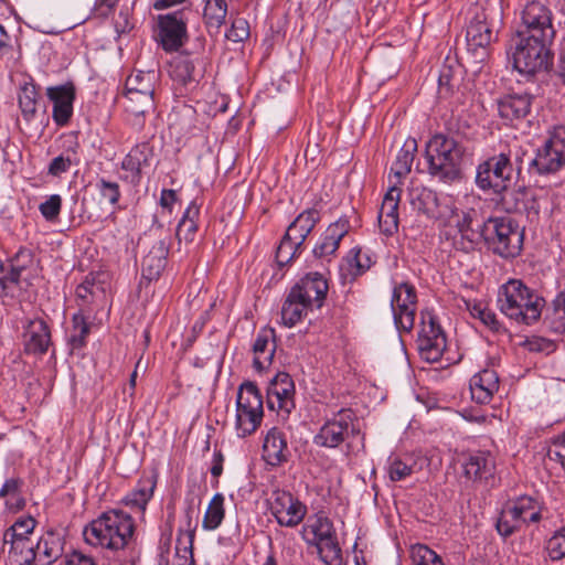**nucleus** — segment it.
<instances>
[{"instance_id": "3", "label": "nucleus", "mask_w": 565, "mask_h": 565, "mask_svg": "<svg viewBox=\"0 0 565 565\" xmlns=\"http://www.w3.org/2000/svg\"><path fill=\"white\" fill-rule=\"evenodd\" d=\"M544 299L535 295L521 280L512 279L503 285L498 295L500 311L518 323L530 326L541 317Z\"/></svg>"}, {"instance_id": "42", "label": "nucleus", "mask_w": 565, "mask_h": 565, "mask_svg": "<svg viewBox=\"0 0 565 565\" xmlns=\"http://www.w3.org/2000/svg\"><path fill=\"white\" fill-rule=\"evenodd\" d=\"M417 150L415 139H407L397 153L396 160L392 166V171L396 177H405L411 172L412 163Z\"/></svg>"}, {"instance_id": "12", "label": "nucleus", "mask_w": 565, "mask_h": 565, "mask_svg": "<svg viewBox=\"0 0 565 565\" xmlns=\"http://www.w3.org/2000/svg\"><path fill=\"white\" fill-rule=\"evenodd\" d=\"M391 308L396 328L411 332L414 328L417 309L415 287L405 281L396 285L392 292Z\"/></svg>"}, {"instance_id": "19", "label": "nucleus", "mask_w": 565, "mask_h": 565, "mask_svg": "<svg viewBox=\"0 0 565 565\" xmlns=\"http://www.w3.org/2000/svg\"><path fill=\"white\" fill-rule=\"evenodd\" d=\"M534 96L530 93H510L498 99L499 116L511 124L525 119L532 108Z\"/></svg>"}, {"instance_id": "7", "label": "nucleus", "mask_w": 565, "mask_h": 565, "mask_svg": "<svg viewBox=\"0 0 565 565\" xmlns=\"http://www.w3.org/2000/svg\"><path fill=\"white\" fill-rule=\"evenodd\" d=\"M514 167L510 152L494 154L477 168L476 183L481 190H492L497 194L507 191L513 179Z\"/></svg>"}, {"instance_id": "15", "label": "nucleus", "mask_w": 565, "mask_h": 565, "mask_svg": "<svg viewBox=\"0 0 565 565\" xmlns=\"http://www.w3.org/2000/svg\"><path fill=\"white\" fill-rule=\"evenodd\" d=\"M269 509L278 524L287 527L300 524L307 513V507L290 492L284 490L273 491Z\"/></svg>"}, {"instance_id": "26", "label": "nucleus", "mask_w": 565, "mask_h": 565, "mask_svg": "<svg viewBox=\"0 0 565 565\" xmlns=\"http://www.w3.org/2000/svg\"><path fill=\"white\" fill-rule=\"evenodd\" d=\"M64 535L55 530H47L35 545L39 565H51L64 553Z\"/></svg>"}, {"instance_id": "24", "label": "nucleus", "mask_w": 565, "mask_h": 565, "mask_svg": "<svg viewBox=\"0 0 565 565\" xmlns=\"http://www.w3.org/2000/svg\"><path fill=\"white\" fill-rule=\"evenodd\" d=\"M168 254V242L164 238L157 241L142 258V278L149 281L158 279L166 268Z\"/></svg>"}, {"instance_id": "4", "label": "nucleus", "mask_w": 565, "mask_h": 565, "mask_svg": "<svg viewBox=\"0 0 565 565\" xmlns=\"http://www.w3.org/2000/svg\"><path fill=\"white\" fill-rule=\"evenodd\" d=\"M552 43L514 33L509 49L514 70L526 76L547 71L553 63Z\"/></svg>"}, {"instance_id": "32", "label": "nucleus", "mask_w": 565, "mask_h": 565, "mask_svg": "<svg viewBox=\"0 0 565 565\" xmlns=\"http://www.w3.org/2000/svg\"><path fill=\"white\" fill-rule=\"evenodd\" d=\"M463 471L467 478L475 481L488 480L494 473V459L489 451H475L463 463Z\"/></svg>"}, {"instance_id": "1", "label": "nucleus", "mask_w": 565, "mask_h": 565, "mask_svg": "<svg viewBox=\"0 0 565 565\" xmlns=\"http://www.w3.org/2000/svg\"><path fill=\"white\" fill-rule=\"evenodd\" d=\"M92 546L120 551L136 545V524L132 516L119 509L103 512L83 532Z\"/></svg>"}, {"instance_id": "52", "label": "nucleus", "mask_w": 565, "mask_h": 565, "mask_svg": "<svg viewBox=\"0 0 565 565\" xmlns=\"http://www.w3.org/2000/svg\"><path fill=\"white\" fill-rule=\"evenodd\" d=\"M545 551L552 561L565 557V527L556 531L547 541Z\"/></svg>"}, {"instance_id": "17", "label": "nucleus", "mask_w": 565, "mask_h": 565, "mask_svg": "<svg viewBox=\"0 0 565 565\" xmlns=\"http://www.w3.org/2000/svg\"><path fill=\"white\" fill-rule=\"evenodd\" d=\"M22 342L26 354L43 355L52 344L51 329L42 318L25 319L22 324Z\"/></svg>"}, {"instance_id": "50", "label": "nucleus", "mask_w": 565, "mask_h": 565, "mask_svg": "<svg viewBox=\"0 0 565 565\" xmlns=\"http://www.w3.org/2000/svg\"><path fill=\"white\" fill-rule=\"evenodd\" d=\"M301 248L302 246H298L296 242L288 238L287 235H284L276 250L277 264L280 267L287 265L300 253Z\"/></svg>"}, {"instance_id": "55", "label": "nucleus", "mask_w": 565, "mask_h": 565, "mask_svg": "<svg viewBox=\"0 0 565 565\" xmlns=\"http://www.w3.org/2000/svg\"><path fill=\"white\" fill-rule=\"evenodd\" d=\"M249 24L244 18H235L231 29L225 33L227 40L243 42L249 38Z\"/></svg>"}, {"instance_id": "61", "label": "nucleus", "mask_w": 565, "mask_h": 565, "mask_svg": "<svg viewBox=\"0 0 565 565\" xmlns=\"http://www.w3.org/2000/svg\"><path fill=\"white\" fill-rule=\"evenodd\" d=\"M71 164L72 161L70 157L58 156L51 161L47 172L51 175L60 177L62 173L68 171Z\"/></svg>"}, {"instance_id": "28", "label": "nucleus", "mask_w": 565, "mask_h": 565, "mask_svg": "<svg viewBox=\"0 0 565 565\" xmlns=\"http://www.w3.org/2000/svg\"><path fill=\"white\" fill-rule=\"evenodd\" d=\"M275 337L273 328H264L258 332L253 344V352L255 354L253 366L256 371L262 372L270 365L276 352Z\"/></svg>"}, {"instance_id": "11", "label": "nucleus", "mask_w": 565, "mask_h": 565, "mask_svg": "<svg viewBox=\"0 0 565 565\" xmlns=\"http://www.w3.org/2000/svg\"><path fill=\"white\" fill-rule=\"evenodd\" d=\"M422 330L417 338L420 358L428 363L438 362L446 350V334L430 311H422Z\"/></svg>"}, {"instance_id": "48", "label": "nucleus", "mask_w": 565, "mask_h": 565, "mask_svg": "<svg viewBox=\"0 0 565 565\" xmlns=\"http://www.w3.org/2000/svg\"><path fill=\"white\" fill-rule=\"evenodd\" d=\"M317 547V551L320 555L322 562L327 565H341L342 564V555L341 548L339 546L337 536L330 539L328 541H323L322 543H318V545H313Z\"/></svg>"}, {"instance_id": "27", "label": "nucleus", "mask_w": 565, "mask_h": 565, "mask_svg": "<svg viewBox=\"0 0 565 565\" xmlns=\"http://www.w3.org/2000/svg\"><path fill=\"white\" fill-rule=\"evenodd\" d=\"M289 451L282 431L273 427L265 436L263 444V459L270 466L277 467L288 461Z\"/></svg>"}, {"instance_id": "10", "label": "nucleus", "mask_w": 565, "mask_h": 565, "mask_svg": "<svg viewBox=\"0 0 565 565\" xmlns=\"http://www.w3.org/2000/svg\"><path fill=\"white\" fill-rule=\"evenodd\" d=\"M565 166V127L554 129L550 138L536 150L529 162V172L550 174Z\"/></svg>"}, {"instance_id": "20", "label": "nucleus", "mask_w": 565, "mask_h": 565, "mask_svg": "<svg viewBox=\"0 0 565 565\" xmlns=\"http://www.w3.org/2000/svg\"><path fill=\"white\" fill-rule=\"evenodd\" d=\"M46 95L53 103V119L58 126L66 125L73 114L75 87L73 83L49 87Z\"/></svg>"}, {"instance_id": "58", "label": "nucleus", "mask_w": 565, "mask_h": 565, "mask_svg": "<svg viewBox=\"0 0 565 565\" xmlns=\"http://www.w3.org/2000/svg\"><path fill=\"white\" fill-rule=\"evenodd\" d=\"M413 473V467L398 458H394L388 466V476L392 481H401Z\"/></svg>"}, {"instance_id": "47", "label": "nucleus", "mask_w": 565, "mask_h": 565, "mask_svg": "<svg viewBox=\"0 0 565 565\" xmlns=\"http://www.w3.org/2000/svg\"><path fill=\"white\" fill-rule=\"evenodd\" d=\"M193 509L190 507L185 511L186 516V529L184 531L180 530L179 535L177 539V551L180 552L181 547L183 548L184 553L190 554L191 563L190 565H193V542H194V532L195 526H192V514Z\"/></svg>"}, {"instance_id": "64", "label": "nucleus", "mask_w": 565, "mask_h": 565, "mask_svg": "<svg viewBox=\"0 0 565 565\" xmlns=\"http://www.w3.org/2000/svg\"><path fill=\"white\" fill-rule=\"evenodd\" d=\"M65 565H96V562L92 556L75 551L67 557Z\"/></svg>"}, {"instance_id": "54", "label": "nucleus", "mask_w": 565, "mask_h": 565, "mask_svg": "<svg viewBox=\"0 0 565 565\" xmlns=\"http://www.w3.org/2000/svg\"><path fill=\"white\" fill-rule=\"evenodd\" d=\"M546 458L565 471V433L548 446Z\"/></svg>"}, {"instance_id": "16", "label": "nucleus", "mask_w": 565, "mask_h": 565, "mask_svg": "<svg viewBox=\"0 0 565 565\" xmlns=\"http://www.w3.org/2000/svg\"><path fill=\"white\" fill-rule=\"evenodd\" d=\"M492 40L493 31L487 22L484 10L477 11L467 25L466 41L468 51L472 52L479 61H483L487 56V49Z\"/></svg>"}, {"instance_id": "30", "label": "nucleus", "mask_w": 565, "mask_h": 565, "mask_svg": "<svg viewBox=\"0 0 565 565\" xmlns=\"http://www.w3.org/2000/svg\"><path fill=\"white\" fill-rule=\"evenodd\" d=\"M302 534L305 541L312 546L337 536L332 521L322 512L308 519Z\"/></svg>"}, {"instance_id": "41", "label": "nucleus", "mask_w": 565, "mask_h": 565, "mask_svg": "<svg viewBox=\"0 0 565 565\" xmlns=\"http://www.w3.org/2000/svg\"><path fill=\"white\" fill-rule=\"evenodd\" d=\"M171 76L184 86L196 83L198 78L193 60L189 55L178 57L171 65Z\"/></svg>"}, {"instance_id": "22", "label": "nucleus", "mask_w": 565, "mask_h": 565, "mask_svg": "<svg viewBox=\"0 0 565 565\" xmlns=\"http://www.w3.org/2000/svg\"><path fill=\"white\" fill-rule=\"evenodd\" d=\"M349 231L350 222L347 217H340L338 221L331 223L313 247V256L317 258H326L333 255L338 250L340 242Z\"/></svg>"}, {"instance_id": "13", "label": "nucleus", "mask_w": 565, "mask_h": 565, "mask_svg": "<svg viewBox=\"0 0 565 565\" xmlns=\"http://www.w3.org/2000/svg\"><path fill=\"white\" fill-rule=\"evenodd\" d=\"M188 40L185 10L158 15V41L166 52H177Z\"/></svg>"}, {"instance_id": "60", "label": "nucleus", "mask_w": 565, "mask_h": 565, "mask_svg": "<svg viewBox=\"0 0 565 565\" xmlns=\"http://www.w3.org/2000/svg\"><path fill=\"white\" fill-rule=\"evenodd\" d=\"M102 290V287L96 285L95 276L89 274L85 277L84 281L77 286L76 296L84 300L88 301L89 296H94L96 290Z\"/></svg>"}, {"instance_id": "56", "label": "nucleus", "mask_w": 565, "mask_h": 565, "mask_svg": "<svg viewBox=\"0 0 565 565\" xmlns=\"http://www.w3.org/2000/svg\"><path fill=\"white\" fill-rule=\"evenodd\" d=\"M62 199L58 194H52L49 199L42 202L39 210L46 221H55L61 212Z\"/></svg>"}, {"instance_id": "14", "label": "nucleus", "mask_w": 565, "mask_h": 565, "mask_svg": "<svg viewBox=\"0 0 565 565\" xmlns=\"http://www.w3.org/2000/svg\"><path fill=\"white\" fill-rule=\"evenodd\" d=\"M500 204L507 213L524 215L531 223L539 220L540 195L534 189L526 186L508 189L501 193Z\"/></svg>"}, {"instance_id": "18", "label": "nucleus", "mask_w": 565, "mask_h": 565, "mask_svg": "<svg viewBox=\"0 0 565 565\" xmlns=\"http://www.w3.org/2000/svg\"><path fill=\"white\" fill-rule=\"evenodd\" d=\"M295 385L288 373H278L269 383L267 405L270 409L278 408L289 414L295 408Z\"/></svg>"}, {"instance_id": "43", "label": "nucleus", "mask_w": 565, "mask_h": 565, "mask_svg": "<svg viewBox=\"0 0 565 565\" xmlns=\"http://www.w3.org/2000/svg\"><path fill=\"white\" fill-rule=\"evenodd\" d=\"M90 333V323L81 313L72 317V328L70 331L68 344L72 350H81L86 345V339Z\"/></svg>"}, {"instance_id": "5", "label": "nucleus", "mask_w": 565, "mask_h": 565, "mask_svg": "<svg viewBox=\"0 0 565 565\" xmlns=\"http://www.w3.org/2000/svg\"><path fill=\"white\" fill-rule=\"evenodd\" d=\"M523 234L519 223L509 216L489 217L483 222L482 242L493 254L513 258L522 249Z\"/></svg>"}, {"instance_id": "31", "label": "nucleus", "mask_w": 565, "mask_h": 565, "mask_svg": "<svg viewBox=\"0 0 565 565\" xmlns=\"http://www.w3.org/2000/svg\"><path fill=\"white\" fill-rule=\"evenodd\" d=\"M152 147L148 142L136 145L121 162V168L131 173V182L138 184L141 179L142 169L150 166Z\"/></svg>"}, {"instance_id": "23", "label": "nucleus", "mask_w": 565, "mask_h": 565, "mask_svg": "<svg viewBox=\"0 0 565 565\" xmlns=\"http://www.w3.org/2000/svg\"><path fill=\"white\" fill-rule=\"evenodd\" d=\"M154 93L126 92V111L134 127L140 129L145 125V116L154 111Z\"/></svg>"}, {"instance_id": "45", "label": "nucleus", "mask_w": 565, "mask_h": 565, "mask_svg": "<svg viewBox=\"0 0 565 565\" xmlns=\"http://www.w3.org/2000/svg\"><path fill=\"white\" fill-rule=\"evenodd\" d=\"M154 482L147 479L138 484V488L126 495L124 502L126 505L138 508L140 511H145L148 501L153 494Z\"/></svg>"}, {"instance_id": "51", "label": "nucleus", "mask_w": 565, "mask_h": 565, "mask_svg": "<svg viewBox=\"0 0 565 565\" xmlns=\"http://www.w3.org/2000/svg\"><path fill=\"white\" fill-rule=\"evenodd\" d=\"M35 525L36 521L32 516L20 518L4 533L10 539H30L29 535L34 531Z\"/></svg>"}, {"instance_id": "29", "label": "nucleus", "mask_w": 565, "mask_h": 565, "mask_svg": "<svg viewBox=\"0 0 565 565\" xmlns=\"http://www.w3.org/2000/svg\"><path fill=\"white\" fill-rule=\"evenodd\" d=\"M499 390V376L495 371L484 369L470 380L472 399L479 404H487Z\"/></svg>"}, {"instance_id": "53", "label": "nucleus", "mask_w": 565, "mask_h": 565, "mask_svg": "<svg viewBox=\"0 0 565 565\" xmlns=\"http://www.w3.org/2000/svg\"><path fill=\"white\" fill-rule=\"evenodd\" d=\"M401 199V190L397 186L388 189L384 195L379 215L398 216V203Z\"/></svg>"}, {"instance_id": "6", "label": "nucleus", "mask_w": 565, "mask_h": 565, "mask_svg": "<svg viewBox=\"0 0 565 565\" xmlns=\"http://www.w3.org/2000/svg\"><path fill=\"white\" fill-rule=\"evenodd\" d=\"M263 398L253 382L239 386L236 398L235 428L239 437L252 435L260 426L263 419Z\"/></svg>"}, {"instance_id": "2", "label": "nucleus", "mask_w": 565, "mask_h": 565, "mask_svg": "<svg viewBox=\"0 0 565 565\" xmlns=\"http://www.w3.org/2000/svg\"><path fill=\"white\" fill-rule=\"evenodd\" d=\"M465 154L466 147L454 136L434 135L425 149L429 174L448 184L460 181Z\"/></svg>"}, {"instance_id": "46", "label": "nucleus", "mask_w": 565, "mask_h": 565, "mask_svg": "<svg viewBox=\"0 0 565 565\" xmlns=\"http://www.w3.org/2000/svg\"><path fill=\"white\" fill-rule=\"evenodd\" d=\"M38 92L35 85L26 84L19 94V106L25 120H31L36 113Z\"/></svg>"}, {"instance_id": "49", "label": "nucleus", "mask_w": 565, "mask_h": 565, "mask_svg": "<svg viewBox=\"0 0 565 565\" xmlns=\"http://www.w3.org/2000/svg\"><path fill=\"white\" fill-rule=\"evenodd\" d=\"M413 565H444L441 557L426 545L417 544L412 547Z\"/></svg>"}, {"instance_id": "57", "label": "nucleus", "mask_w": 565, "mask_h": 565, "mask_svg": "<svg viewBox=\"0 0 565 565\" xmlns=\"http://www.w3.org/2000/svg\"><path fill=\"white\" fill-rule=\"evenodd\" d=\"M96 186L104 200H106L113 205H115L118 202L120 198V191L117 182L99 179L96 183Z\"/></svg>"}, {"instance_id": "36", "label": "nucleus", "mask_w": 565, "mask_h": 565, "mask_svg": "<svg viewBox=\"0 0 565 565\" xmlns=\"http://www.w3.org/2000/svg\"><path fill=\"white\" fill-rule=\"evenodd\" d=\"M311 308L313 307L305 301L300 295H297L296 291L290 289L281 307V320L286 327L291 328L299 322Z\"/></svg>"}, {"instance_id": "59", "label": "nucleus", "mask_w": 565, "mask_h": 565, "mask_svg": "<svg viewBox=\"0 0 565 565\" xmlns=\"http://www.w3.org/2000/svg\"><path fill=\"white\" fill-rule=\"evenodd\" d=\"M519 527V524H516L513 519H510L509 513H507L503 509L495 523L498 533L503 537H508L512 535Z\"/></svg>"}, {"instance_id": "63", "label": "nucleus", "mask_w": 565, "mask_h": 565, "mask_svg": "<svg viewBox=\"0 0 565 565\" xmlns=\"http://www.w3.org/2000/svg\"><path fill=\"white\" fill-rule=\"evenodd\" d=\"M379 226L384 235L392 236L398 230V216L379 215Z\"/></svg>"}, {"instance_id": "8", "label": "nucleus", "mask_w": 565, "mask_h": 565, "mask_svg": "<svg viewBox=\"0 0 565 565\" xmlns=\"http://www.w3.org/2000/svg\"><path fill=\"white\" fill-rule=\"evenodd\" d=\"M361 435L358 417L351 408H341L321 426L313 438L320 447L335 448L350 437Z\"/></svg>"}, {"instance_id": "9", "label": "nucleus", "mask_w": 565, "mask_h": 565, "mask_svg": "<svg viewBox=\"0 0 565 565\" xmlns=\"http://www.w3.org/2000/svg\"><path fill=\"white\" fill-rule=\"evenodd\" d=\"M516 34L532 39H541L543 42H553L556 31L553 25L551 9L540 1H531L521 11V22Z\"/></svg>"}, {"instance_id": "21", "label": "nucleus", "mask_w": 565, "mask_h": 565, "mask_svg": "<svg viewBox=\"0 0 565 565\" xmlns=\"http://www.w3.org/2000/svg\"><path fill=\"white\" fill-rule=\"evenodd\" d=\"M328 289L327 279L319 273L307 274L291 288L305 301L317 309L322 307Z\"/></svg>"}, {"instance_id": "34", "label": "nucleus", "mask_w": 565, "mask_h": 565, "mask_svg": "<svg viewBox=\"0 0 565 565\" xmlns=\"http://www.w3.org/2000/svg\"><path fill=\"white\" fill-rule=\"evenodd\" d=\"M319 220L320 214L317 210H306L288 226L285 235L296 242L298 246H302L307 236L312 232Z\"/></svg>"}, {"instance_id": "25", "label": "nucleus", "mask_w": 565, "mask_h": 565, "mask_svg": "<svg viewBox=\"0 0 565 565\" xmlns=\"http://www.w3.org/2000/svg\"><path fill=\"white\" fill-rule=\"evenodd\" d=\"M413 210L429 218L438 220L445 215V209L436 191L428 188H416L409 193Z\"/></svg>"}, {"instance_id": "37", "label": "nucleus", "mask_w": 565, "mask_h": 565, "mask_svg": "<svg viewBox=\"0 0 565 565\" xmlns=\"http://www.w3.org/2000/svg\"><path fill=\"white\" fill-rule=\"evenodd\" d=\"M227 14L225 0H205L203 21L210 34L217 33Z\"/></svg>"}, {"instance_id": "35", "label": "nucleus", "mask_w": 565, "mask_h": 565, "mask_svg": "<svg viewBox=\"0 0 565 565\" xmlns=\"http://www.w3.org/2000/svg\"><path fill=\"white\" fill-rule=\"evenodd\" d=\"M456 226L462 239H466L471 246L482 242L483 222L479 220L475 210L458 215Z\"/></svg>"}, {"instance_id": "62", "label": "nucleus", "mask_w": 565, "mask_h": 565, "mask_svg": "<svg viewBox=\"0 0 565 565\" xmlns=\"http://www.w3.org/2000/svg\"><path fill=\"white\" fill-rule=\"evenodd\" d=\"M525 348L531 352L550 351L553 348V342L541 337H532L524 342Z\"/></svg>"}, {"instance_id": "44", "label": "nucleus", "mask_w": 565, "mask_h": 565, "mask_svg": "<svg viewBox=\"0 0 565 565\" xmlns=\"http://www.w3.org/2000/svg\"><path fill=\"white\" fill-rule=\"evenodd\" d=\"M225 515L224 497L215 493L205 511L202 526L204 530L213 531L220 526Z\"/></svg>"}, {"instance_id": "38", "label": "nucleus", "mask_w": 565, "mask_h": 565, "mask_svg": "<svg viewBox=\"0 0 565 565\" xmlns=\"http://www.w3.org/2000/svg\"><path fill=\"white\" fill-rule=\"evenodd\" d=\"M158 81V73L153 70L137 71L130 74L126 79V92H147L154 93V86Z\"/></svg>"}, {"instance_id": "33", "label": "nucleus", "mask_w": 565, "mask_h": 565, "mask_svg": "<svg viewBox=\"0 0 565 565\" xmlns=\"http://www.w3.org/2000/svg\"><path fill=\"white\" fill-rule=\"evenodd\" d=\"M2 552L8 551L11 562L18 564H32L36 559L35 546L31 539L7 537L3 533Z\"/></svg>"}, {"instance_id": "40", "label": "nucleus", "mask_w": 565, "mask_h": 565, "mask_svg": "<svg viewBox=\"0 0 565 565\" xmlns=\"http://www.w3.org/2000/svg\"><path fill=\"white\" fill-rule=\"evenodd\" d=\"M33 253L28 248H20L18 253L10 258L8 264V280L11 285L19 286L22 273L31 266Z\"/></svg>"}, {"instance_id": "39", "label": "nucleus", "mask_w": 565, "mask_h": 565, "mask_svg": "<svg viewBox=\"0 0 565 565\" xmlns=\"http://www.w3.org/2000/svg\"><path fill=\"white\" fill-rule=\"evenodd\" d=\"M199 213V206L194 202H192L185 210L182 218L180 220L177 226L175 235L179 241L184 239L186 243H190L194 239V235L198 231L195 220L198 218Z\"/></svg>"}]
</instances>
